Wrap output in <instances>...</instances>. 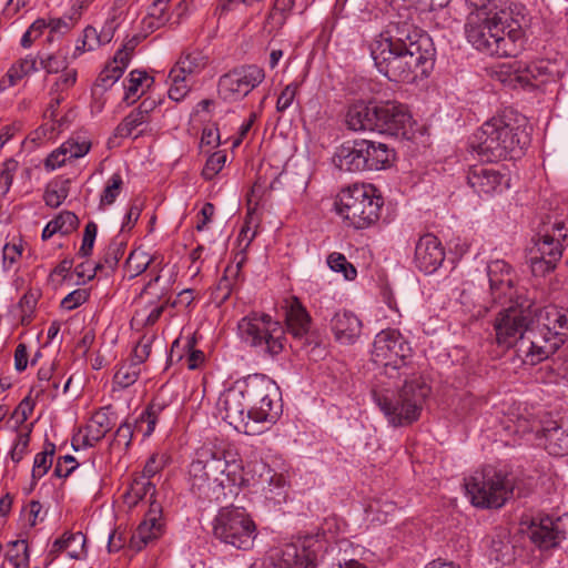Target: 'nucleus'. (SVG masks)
I'll return each instance as SVG.
<instances>
[{
  "instance_id": "nucleus-33",
  "label": "nucleus",
  "mask_w": 568,
  "mask_h": 568,
  "mask_svg": "<svg viewBox=\"0 0 568 568\" xmlns=\"http://www.w3.org/2000/svg\"><path fill=\"white\" fill-rule=\"evenodd\" d=\"M529 538L540 549H549L560 542L557 529H555V521L549 517L540 519L538 524H531Z\"/></svg>"
},
{
  "instance_id": "nucleus-58",
  "label": "nucleus",
  "mask_w": 568,
  "mask_h": 568,
  "mask_svg": "<svg viewBox=\"0 0 568 568\" xmlns=\"http://www.w3.org/2000/svg\"><path fill=\"white\" fill-rule=\"evenodd\" d=\"M226 154L223 151L213 153L202 170L205 180H212L225 165Z\"/></svg>"
},
{
  "instance_id": "nucleus-26",
  "label": "nucleus",
  "mask_w": 568,
  "mask_h": 568,
  "mask_svg": "<svg viewBox=\"0 0 568 568\" xmlns=\"http://www.w3.org/2000/svg\"><path fill=\"white\" fill-rule=\"evenodd\" d=\"M159 280L160 276L151 280L145 285L140 300L136 302V310L132 317V323L138 326L145 327L154 325L162 316L166 305L169 304V301L154 302L152 298H146L149 295V288L152 286L153 282H158Z\"/></svg>"
},
{
  "instance_id": "nucleus-14",
  "label": "nucleus",
  "mask_w": 568,
  "mask_h": 568,
  "mask_svg": "<svg viewBox=\"0 0 568 568\" xmlns=\"http://www.w3.org/2000/svg\"><path fill=\"white\" fill-rule=\"evenodd\" d=\"M264 79V70L256 64L234 68L220 78L219 94L224 101H240L257 88Z\"/></svg>"
},
{
  "instance_id": "nucleus-36",
  "label": "nucleus",
  "mask_w": 568,
  "mask_h": 568,
  "mask_svg": "<svg viewBox=\"0 0 568 568\" xmlns=\"http://www.w3.org/2000/svg\"><path fill=\"white\" fill-rule=\"evenodd\" d=\"M363 149L359 145V140H355L352 143L343 144L335 158V164L344 171L348 172H361L363 169Z\"/></svg>"
},
{
  "instance_id": "nucleus-43",
  "label": "nucleus",
  "mask_w": 568,
  "mask_h": 568,
  "mask_svg": "<svg viewBox=\"0 0 568 568\" xmlns=\"http://www.w3.org/2000/svg\"><path fill=\"white\" fill-rule=\"evenodd\" d=\"M126 243L115 237L105 248L102 258L97 263V268L113 271L122 258Z\"/></svg>"
},
{
  "instance_id": "nucleus-7",
  "label": "nucleus",
  "mask_w": 568,
  "mask_h": 568,
  "mask_svg": "<svg viewBox=\"0 0 568 568\" xmlns=\"http://www.w3.org/2000/svg\"><path fill=\"white\" fill-rule=\"evenodd\" d=\"M383 197L373 184H354L338 195L336 211L355 229H366L379 219Z\"/></svg>"
},
{
  "instance_id": "nucleus-19",
  "label": "nucleus",
  "mask_w": 568,
  "mask_h": 568,
  "mask_svg": "<svg viewBox=\"0 0 568 568\" xmlns=\"http://www.w3.org/2000/svg\"><path fill=\"white\" fill-rule=\"evenodd\" d=\"M445 260V248L434 234L419 237L415 245L414 264L425 274L435 273Z\"/></svg>"
},
{
  "instance_id": "nucleus-10",
  "label": "nucleus",
  "mask_w": 568,
  "mask_h": 568,
  "mask_svg": "<svg viewBox=\"0 0 568 568\" xmlns=\"http://www.w3.org/2000/svg\"><path fill=\"white\" fill-rule=\"evenodd\" d=\"M254 423H275L281 414V392L276 383L263 374L239 381Z\"/></svg>"
},
{
  "instance_id": "nucleus-1",
  "label": "nucleus",
  "mask_w": 568,
  "mask_h": 568,
  "mask_svg": "<svg viewBox=\"0 0 568 568\" xmlns=\"http://www.w3.org/2000/svg\"><path fill=\"white\" fill-rule=\"evenodd\" d=\"M416 10L400 8L371 43V55L388 80L412 83L428 77L436 50L430 37L415 23Z\"/></svg>"
},
{
  "instance_id": "nucleus-63",
  "label": "nucleus",
  "mask_w": 568,
  "mask_h": 568,
  "mask_svg": "<svg viewBox=\"0 0 568 568\" xmlns=\"http://www.w3.org/2000/svg\"><path fill=\"white\" fill-rule=\"evenodd\" d=\"M298 88L300 84L297 82H292L283 89L276 102V110L278 112H284L293 104Z\"/></svg>"
},
{
  "instance_id": "nucleus-9",
  "label": "nucleus",
  "mask_w": 568,
  "mask_h": 568,
  "mask_svg": "<svg viewBox=\"0 0 568 568\" xmlns=\"http://www.w3.org/2000/svg\"><path fill=\"white\" fill-rule=\"evenodd\" d=\"M212 534L225 546L250 550L257 537V527L243 507H222L212 521Z\"/></svg>"
},
{
  "instance_id": "nucleus-25",
  "label": "nucleus",
  "mask_w": 568,
  "mask_h": 568,
  "mask_svg": "<svg viewBox=\"0 0 568 568\" xmlns=\"http://www.w3.org/2000/svg\"><path fill=\"white\" fill-rule=\"evenodd\" d=\"M272 568H315L314 555L305 547L286 544L271 555Z\"/></svg>"
},
{
  "instance_id": "nucleus-5",
  "label": "nucleus",
  "mask_w": 568,
  "mask_h": 568,
  "mask_svg": "<svg viewBox=\"0 0 568 568\" xmlns=\"http://www.w3.org/2000/svg\"><path fill=\"white\" fill-rule=\"evenodd\" d=\"M494 331L496 344L505 349L514 348L524 364L541 363L534 328V303L516 301V305L500 311L495 317Z\"/></svg>"
},
{
  "instance_id": "nucleus-45",
  "label": "nucleus",
  "mask_w": 568,
  "mask_h": 568,
  "mask_svg": "<svg viewBox=\"0 0 568 568\" xmlns=\"http://www.w3.org/2000/svg\"><path fill=\"white\" fill-rule=\"evenodd\" d=\"M153 82V79L145 72L141 70H133L129 74V79L124 85L125 88V94L124 100L135 101V99L139 97L140 89H143L144 87H150Z\"/></svg>"
},
{
  "instance_id": "nucleus-60",
  "label": "nucleus",
  "mask_w": 568,
  "mask_h": 568,
  "mask_svg": "<svg viewBox=\"0 0 568 568\" xmlns=\"http://www.w3.org/2000/svg\"><path fill=\"white\" fill-rule=\"evenodd\" d=\"M97 233L98 225L93 221L88 222L84 227L82 244L78 252L80 256L87 257L91 255Z\"/></svg>"
},
{
  "instance_id": "nucleus-28",
  "label": "nucleus",
  "mask_w": 568,
  "mask_h": 568,
  "mask_svg": "<svg viewBox=\"0 0 568 568\" xmlns=\"http://www.w3.org/2000/svg\"><path fill=\"white\" fill-rule=\"evenodd\" d=\"M363 149V169L382 170L390 165L394 151L387 144L369 140H359Z\"/></svg>"
},
{
  "instance_id": "nucleus-50",
  "label": "nucleus",
  "mask_w": 568,
  "mask_h": 568,
  "mask_svg": "<svg viewBox=\"0 0 568 568\" xmlns=\"http://www.w3.org/2000/svg\"><path fill=\"white\" fill-rule=\"evenodd\" d=\"M328 267L337 273H342L345 280L353 281L357 276L355 266L347 261L345 255L338 252H333L327 256Z\"/></svg>"
},
{
  "instance_id": "nucleus-31",
  "label": "nucleus",
  "mask_w": 568,
  "mask_h": 568,
  "mask_svg": "<svg viewBox=\"0 0 568 568\" xmlns=\"http://www.w3.org/2000/svg\"><path fill=\"white\" fill-rule=\"evenodd\" d=\"M170 400L162 392L158 393L145 410L135 419V427L143 430V436L149 437L155 429L160 415L169 407Z\"/></svg>"
},
{
  "instance_id": "nucleus-34",
  "label": "nucleus",
  "mask_w": 568,
  "mask_h": 568,
  "mask_svg": "<svg viewBox=\"0 0 568 568\" xmlns=\"http://www.w3.org/2000/svg\"><path fill=\"white\" fill-rule=\"evenodd\" d=\"M541 437L545 439V448L550 455L568 454V429H564L556 422L541 428Z\"/></svg>"
},
{
  "instance_id": "nucleus-21",
  "label": "nucleus",
  "mask_w": 568,
  "mask_h": 568,
  "mask_svg": "<svg viewBox=\"0 0 568 568\" xmlns=\"http://www.w3.org/2000/svg\"><path fill=\"white\" fill-rule=\"evenodd\" d=\"M285 323L287 332L294 339L302 343V346L313 342L312 317L297 297H292L286 307Z\"/></svg>"
},
{
  "instance_id": "nucleus-8",
  "label": "nucleus",
  "mask_w": 568,
  "mask_h": 568,
  "mask_svg": "<svg viewBox=\"0 0 568 568\" xmlns=\"http://www.w3.org/2000/svg\"><path fill=\"white\" fill-rule=\"evenodd\" d=\"M466 494L473 506L481 509L500 508L513 495V483L507 474L485 466L465 479Z\"/></svg>"
},
{
  "instance_id": "nucleus-57",
  "label": "nucleus",
  "mask_w": 568,
  "mask_h": 568,
  "mask_svg": "<svg viewBox=\"0 0 568 568\" xmlns=\"http://www.w3.org/2000/svg\"><path fill=\"white\" fill-rule=\"evenodd\" d=\"M123 72V69L110 62L99 74L97 87H101L103 90L109 89L122 77Z\"/></svg>"
},
{
  "instance_id": "nucleus-37",
  "label": "nucleus",
  "mask_w": 568,
  "mask_h": 568,
  "mask_svg": "<svg viewBox=\"0 0 568 568\" xmlns=\"http://www.w3.org/2000/svg\"><path fill=\"white\" fill-rule=\"evenodd\" d=\"M85 536L81 532H64L52 544L50 554L58 556L61 551L67 550L70 558L80 559L84 552Z\"/></svg>"
},
{
  "instance_id": "nucleus-44",
  "label": "nucleus",
  "mask_w": 568,
  "mask_h": 568,
  "mask_svg": "<svg viewBox=\"0 0 568 568\" xmlns=\"http://www.w3.org/2000/svg\"><path fill=\"white\" fill-rule=\"evenodd\" d=\"M141 367L133 362L123 363L113 377V390L124 389L133 385L140 377Z\"/></svg>"
},
{
  "instance_id": "nucleus-49",
  "label": "nucleus",
  "mask_w": 568,
  "mask_h": 568,
  "mask_svg": "<svg viewBox=\"0 0 568 568\" xmlns=\"http://www.w3.org/2000/svg\"><path fill=\"white\" fill-rule=\"evenodd\" d=\"M77 75L75 69L68 68L61 71V75L57 79L50 91V94L57 93V97L53 98L57 105H60L61 102L64 101V92L75 84Z\"/></svg>"
},
{
  "instance_id": "nucleus-12",
  "label": "nucleus",
  "mask_w": 568,
  "mask_h": 568,
  "mask_svg": "<svg viewBox=\"0 0 568 568\" xmlns=\"http://www.w3.org/2000/svg\"><path fill=\"white\" fill-rule=\"evenodd\" d=\"M534 328L537 354L542 362L556 353L568 337V311L556 305L539 308L534 304Z\"/></svg>"
},
{
  "instance_id": "nucleus-53",
  "label": "nucleus",
  "mask_w": 568,
  "mask_h": 568,
  "mask_svg": "<svg viewBox=\"0 0 568 568\" xmlns=\"http://www.w3.org/2000/svg\"><path fill=\"white\" fill-rule=\"evenodd\" d=\"M104 44L102 37H100V31L92 26H88L84 28L82 38L75 45V52L82 53L84 51H92Z\"/></svg>"
},
{
  "instance_id": "nucleus-64",
  "label": "nucleus",
  "mask_w": 568,
  "mask_h": 568,
  "mask_svg": "<svg viewBox=\"0 0 568 568\" xmlns=\"http://www.w3.org/2000/svg\"><path fill=\"white\" fill-rule=\"evenodd\" d=\"M18 169V162L13 159H9L3 163L2 170L0 172V190L2 193H6L9 191L12 181H13V173Z\"/></svg>"
},
{
  "instance_id": "nucleus-62",
  "label": "nucleus",
  "mask_w": 568,
  "mask_h": 568,
  "mask_svg": "<svg viewBox=\"0 0 568 568\" xmlns=\"http://www.w3.org/2000/svg\"><path fill=\"white\" fill-rule=\"evenodd\" d=\"M89 296L90 293L85 288L74 290L61 301V307L67 311H72L84 304Z\"/></svg>"
},
{
  "instance_id": "nucleus-20",
  "label": "nucleus",
  "mask_w": 568,
  "mask_h": 568,
  "mask_svg": "<svg viewBox=\"0 0 568 568\" xmlns=\"http://www.w3.org/2000/svg\"><path fill=\"white\" fill-rule=\"evenodd\" d=\"M162 506L152 500L144 519L140 523L130 539L131 548L141 550L149 542L158 539L163 534Z\"/></svg>"
},
{
  "instance_id": "nucleus-40",
  "label": "nucleus",
  "mask_w": 568,
  "mask_h": 568,
  "mask_svg": "<svg viewBox=\"0 0 568 568\" xmlns=\"http://www.w3.org/2000/svg\"><path fill=\"white\" fill-rule=\"evenodd\" d=\"M79 18L72 13L60 18L45 19L47 42L51 43L69 33L77 24Z\"/></svg>"
},
{
  "instance_id": "nucleus-52",
  "label": "nucleus",
  "mask_w": 568,
  "mask_h": 568,
  "mask_svg": "<svg viewBox=\"0 0 568 568\" xmlns=\"http://www.w3.org/2000/svg\"><path fill=\"white\" fill-rule=\"evenodd\" d=\"M123 186V180L119 173H114L109 181L100 196V209L112 205L116 197L120 195Z\"/></svg>"
},
{
  "instance_id": "nucleus-15",
  "label": "nucleus",
  "mask_w": 568,
  "mask_h": 568,
  "mask_svg": "<svg viewBox=\"0 0 568 568\" xmlns=\"http://www.w3.org/2000/svg\"><path fill=\"white\" fill-rule=\"evenodd\" d=\"M217 408L221 417L240 433L252 434L250 429L248 405L239 381L219 397Z\"/></svg>"
},
{
  "instance_id": "nucleus-16",
  "label": "nucleus",
  "mask_w": 568,
  "mask_h": 568,
  "mask_svg": "<svg viewBox=\"0 0 568 568\" xmlns=\"http://www.w3.org/2000/svg\"><path fill=\"white\" fill-rule=\"evenodd\" d=\"M410 124L412 115L405 105L393 101L376 104V132L405 136Z\"/></svg>"
},
{
  "instance_id": "nucleus-54",
  "label": "nucleus",
  "mask_w": 568,
  "mask_h": 568,
  "mask_svg": "<svg viewBox=\"0 0 568 568\" xmlns=\"http://www.w3.org/2000/svg\"><path fill=\"white\" fill-rule=\"evenodd\" d=\"M122 12L116 10H112L109 13L108 19L100 30V37H102V42L105 44L110 43L114 37L115 31L122 23Z\"/></svg>"
},
{
  "instance_id": "nucleus-48",
  "label": "nucleus",
  "mask_w": 568,
  "mask_h": 568,
  "mask_svg": "<svg viewBox=\"0 0 568 568\" xmlns=\"http://www.w3.org/2000/svg\"><path fill=\"white\" fill-rule=\"evenodd\" d=\"M514 547L510 545L508 540L505 539H491L489 548H488V557L490 561H495L496 564L505 565L510 562L514 556L513 551Z\"/></svg>"
},
{
  "instance_id": "nucleus-17",
  "label": "nucleus",
  "mask_w": 568,
  "mask_h": 568,
  "mask_svg": "<svg viewBox=\"0 0 568 568\" xmlns=\"http://www.w3.org/2000/svg\"><path fill=\"white\" fill-rule=\"evenodd\" d=\"M564 245L554 235L546 233L539 237L530 251V267L536 276L552 272L562 256Z\"/></svg>"
},
{
  "instance_id": "nucleus-47",
  "label": "nucleus",
  "mask_w": 568,
  "mask_h": 568,
  "mask_svg": "<svg viewBox=\"0 0 568 568\" xmlns=\"http://www.w3.org/2000/svg\"><path fill=\"white\" fill-rule=\"evenodd\" d=\"M152 256L141 247L133 250L125 263L130 277H136L142 274L151 264Z\"/></svg>"
},
{
  "instance_id": "nucleus-59",
  "label": "nucleus",
  "mask_w": 568,
  "mask_h": 568,
  "mask_svg": "<svg viewBox=\"0 0 568 568\" xmlns=\"http://www.w3.org/2000/svg\"><path fill=\"white\" fill-rule=\"evenodd\" d=\"M295 6L294 0H275L273 11L268 14L267 21L276 20L278 27H282Z\"/></svg>"
},
{
  "instance_id": "nucleus-51",
  "label": "nucleus",
  "mask_w": 568,
  "mask_h": 568,
  "mask_svg": "<svg viewBox=\"0 0 568 568\" xmlns=\"http://www.w3.org/2000/svg\"><path fill=\"white\" fill-rule=\"evenodd\" d=\"M11 549H9L4 558L13 568L27 567L29 565V552L28 545L24 540H16L11 544Z\"/></svg>"
},
{
  "instance_id": "nucleus-32",
  "label": "nucleus",
  "mask_w": 568,
  "mask_h": 568,
  "mask_svg": "<svg viewBox=\"0 0 568 568\" xmlns=\"http://www.w3.org/2000/svg\"><path fill=\"white\" fill-rule=\"evenodd\" d=\"M112 428V420L105 408L95 412L85 427V434L82 438V445L93 447Z\"/></svg>"
},
{
  "instance_id": "nucleus-27",
  "label": "nucleus",
  "mask_w": 568,
  "mask_h": 568,
  "mask_svg": "<svg viewBox=\"0 0 568 568\" xmlns=\"http://www.w3.org/2000/svg\"><path fill=\"white\" fill-rule=\"evenodd\" d=\"M362 321L353 313L346 310L338 311L331 320V329L335 339L345 345L353 344L362 333Z\"/></svg>"
},
{
  "instance_id": "nucleus-46",
  "label": "nucleus",
  "mask_w": 568,
  "mask_h": 568,
  "mask_svg": "<svg viewBox=\"0 0 568 568\" xmlns=\"http://www.w3.org/2000/svg\"><path fill=\"white\" fill-rule=\"evenodd\" d=\"M168 79L170 81L169 98L175 102L182 101L191 90L187 77L171 69Z\"/></svg>"
},
{
  "instance_id": "nucleus-61",
  "label": "nucleus",
  "mask_w": 568,
  "mask_h": 568,
  "mask_svg": "<svg viewBox=\"0 0 568 568\" xmlns=\"http://www.w3.org/2000/svg\"><path fill=\"white\" fill-rule=\"evenodd\" d=\"M68 196V190L63 185L54 184L45 189L43 200L50 207L60 206Z\"/></svg>"
},
{
  "instance_id": "nucleus-55",
  "label": "nucleus",
  "mask_w": 568,
  "mask_h": 568,
  "mask_svg": "<svg viewBox=\"0 0 568 568\" xmlns=\"http://www.w3.org/2000/svg\"><path fill=\"white\" fill-rule=\"evenodd\" d=\"M45 31V19L39 18L33 21L22 34L20 44L24 49H29Z\"/></svg>"
},
{
  "instance_id": "nucleus-11",
  "label": "nucleus",
  "mask_w": 568,
  "mask_h": 568,
  "mask_svg": "<svg viewBox=\"0 0 568 568\" xmlns=\"http://www.w3.org/2000/svg\"><path fill=\"white\" fill-rule=\"evenodd\" d=\"M237 327L241 338L260 353L276 356L284 348V328L268 314L253 312L243 317Z\"/></svg>"
},
{
  "instance_id": "nucleus-23",
  "label": "nucleus",
  "mask_w": 568,
  "mask_h": 568,
  "mask_svg": "<svg viewBox=\"0 0 568 568\" xmlns=\"http://www.w3.org/2000/svg\"><path fill=\"white\" fill-rule=\"evenodd\" d=\"M154 99H144L138 108L133 109L115 128V136L134 139L142 135L144 126L151 121L152 112L158 108Z\"/></svg>"
},
{
  "instance_id": "nucleus-6",
  "label": "nucleus",
  "mask_w": 568,
  "mask_h": 568,
  "mask_svg": "<svg viewBox=\"0 0 568 568\" xmlns=\"http://www.w3.org/2000/svg\"><path fill=\"white\" fill-rule=\"evenodd\" d=\"M430 386L422 375L406 377L400 392L395 396L375 394V402L388 423L394 427L416 422L422 413Z\"/></svg>"
},
{
  "instance_id": "nucleus-35",
  "label": "nucleus",
  "mask_w": 568,
  "mask_h": 568,
  "mask_svg": "<svg viewBox=\"0 0 568 568\" xmlns=\"http://www.w3.org/2000/svg\"><path fill=\"white\" fill-rule=\"evenodd\" d=\"M210 58L204 50L193 48L185 50L172 68L186 77L201 73L209 64Z\"/></svg>"
},
{
  "instance_id": "nucleus-38",
  "label": "nucleus",
  "mask_w": 568,
  "mask_h": 568,
  "mask_svg": "<svg viewBox=\"0 0 568 568\" xmlns=\"http://www.w3.org/2000/svg\"><path fill=\"white\" fill-rule=\"evenodd\" d=\"M79 226L78 216L70 212L64 211L61 212L55 219L50 221L42 231V239L48 240L52 237L54 234L60 233L62 235H67L72 233Z\"/></svg>"
},
{
  "instance_id": "nucleus-4",
  "label": "nucleus",
  "mask_w": 568,
  "mask_h": 568,
  "mask_svg": "<svg viewBox=\"0 0 568 568\" xmlns=\"http://www.w3.org/2000/svg\"><path fill=\"white\" fill-rule=\"evenodd\" d=\"M465 34L476 50L501 58L518 52V41L521 40L523 31L510 12L501 9L495 13H470L465 23Z\"/></svg>"
},
{
  "instance_id": "nucleus-13",
  "label": "nucleus",
  "mask_w": 568,
  "mask_h": 568,
  "mask_svg": "<svg viewBox=\"0 0 568 568\" xmlns=\"http://www.w3.org/2000/svg\"><path fill=\"white\" fill-rule=\"evenodd\" d=\"M412 355L409 343L397 329H384L379 332L374 339L372 359L375 364L385 368V374L394 377L393 372H398V376L410 377L407 372V358Z\"/></svg>"
},
{
  "instance_id": "nucleus-3",
  "label": "nucleus",
  "mask_w": 568,
  "mask_h": 568,
  "mask_svg": "<svg viewBox=\"0 0 568 568\" xmlns=\"http://www.w3.org/2000/svg\"><path fill=\"white\" fill-rule=\"evenodd\" d=\"M530 144V128L525 115L505 109L474 133L470 146L485 161L519 158Z\"/></svg>"
},
{
  "instance_id": "nucleus-18",
  "label": "nucleus",
  "mask_w": 568,
  "mask_h": 568,
  "mask_svg": "<svg viewBox=\"0 0 568 568\" xmlns=\"http://www.w3.org/2000/svg\"><path fill=\"white\" fill-rule=\"evenodd\" d=\"M490 294L496 303L513 302L517 294L514 287V272L504 260H495L487 265Z\"/></svg>"
},
{
  "instance_id": "nucleus-56",
  "label": "nucleus",
  "mask_w": 568,
  "mask_h": 568,
  "mask_svg": "<svg viewBox=\"0 0 568 568\" xmlns=\"http://www.w3.org/2000/svg\"><path fill=\"white\" fill-rule=\"evenodd\" d=\"M30 433L28 429L26 433H19L13 443V446L9 453L11 460L14 464H19L24 456L29 453Z\"/></svg>"
},
{
  "instance_id": "nucleus-41",
  "label": "nucleus",
  "mask_w": 568,
  "mask_h": 568,
  "mask_svg": "<svg viewBox=\"0 0 568 568\" xmlns=\"http://www.w3.org/2000/svg\"><path fill=\"white\" fill-rule=\"evenodd\" d=\"M68 47L65 51L61 48L52 53H38V61L40 70H44L47 73H59L65 69H68Z\"/></svg>"
},
{
  "instance_id": "nucleus-2",
  "label": "nucleus",
  "mask_w": 568,
  "mask_h": 568,
  "mask_svg": "<svg viewBox=\"0 0 568 568\" xmlns=\"http://www.w3.org/2000/svg\"><path fill=\"white\" fill-rule=\"evenodd\" d=\"M187 481L192 494L207 501L224 500L226 486L247 485L242 459L209 445L196 449L189 466Z\"/></svg>"
},
{
  "instance_id": "nucleus-24",
  "label": "nucleus",
  "mask_w": 568,
  "mask_h": 568,
  "mask_svg": "<svg viewBox=\"0 0 568 568\" xmlns=\"http://www.w3.org/2000/svg\"><path fill=\"white\" fill-rule=\"evenodd\" d=\"M90 149L91 142L88 139L81 135H72L45 158L44 168L48 171H54L68 161L83 158Z\"/></svg>"
},
{
  "instance_id": "nucleus-29",
  "label": "nucleus",
  "mask_w": 568,
  "mask_h": 568,
  "mask_svg": "<svg viewBox=\"0 0 568 568\" xmlns=\"http://www.w3.org/2000/svg\"><path fill=\"white\" fill-rule=\"evenodd\" d=\"M40 71L38 55L28 54L16 61L0 79V93L18 85L26 77Z\"/></svg>"
},
{
  "instance_id": "nucleus-42",
  "label": "nucleus",
  "mask_w": 568,
  "mask_h": 568,
  "mask_svg": "<svg viewBox=\"0 0 568 568\" xmlns=\"http://www.w3.org/2000/svg\"><path fill=\"white\" fill-rule=\"evenodd\" d=\"M55 454V445L49 440L44 442L42 452L34 456L32 467V479L34 481L42 478L51 468Z\"/></svg>"
},
{
  "instance_id": "nucleus-30",
  "label": "nucleus",
  "mask_w": 568,
  "mask_h": 568,
  "mask_svg": "<svg viewBox=\"0 0 568 568\" xmlns=\"http://www.w3.org/2000/svg\"><path fill=\"white\" fill-rule=\"evenodd\" d=\"M376 104L355 103L345 115V123L352 131H375Z\"/></svg>"
},
{
  "instance_id": "nucleus-39",
  "label": "nucleus",
  "mask_w": 568,
  "mask_h": 568,
  "mask_svg": "<svg viewBox=\"0 0 568 568\" xmlns=\"http://www.w3.org/2000/svg\"><path fill=\"white\" fill-rule=\"evenodd\" d=\"M155 486L150 479L138 476L132 480L129 489L123 495V499L129 507H134L148 495H150V503L155 500Z\"/></svg>"
},
{
  "instance_id": "nucleus-22",
  "label": "nucleus",
  "mask_w": 568,
  "mask_h": 568,
  "mask_svg": "<svg viewBox=\"0 0 568 568\" xmlns=\"http://www.w3.org/2000/svg\"><path fill=\"white\" fill-rule=\"evenodd\" d=\"M469 186L479 195H493L508 187V179L498 170L483 165L473 166L467 175Z\"/></svg>"
}]
</instances>
